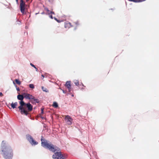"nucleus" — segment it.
I'll list each match as a JSON object with an SVG mask.
<instances>
[{
	"label": "nucleus",
	"mask_w": 159,
	"mask_h": 159,
	"mask_svg": "<svg viewBox=\"0 0 159 159\" xmlns=\"http://www.w3.org/2000/svg\"><path fill=\"white\" fill-rule=\"evenodd\" d=\"M80 25L78 21H76L73 22V25L75 26H78Z\"/></svg>",
	"instance_id": "nucleus-16"
},
{
	"label": "nucleus",
	"mask_w": 159,
	"mask_h": 159,
	"mask_svg": "<svg viewBox=\"0 0 159 159\" xmlns=\"http://www.w3.org/2000/svg\"><path fill=\"white\" fill-rule=\"evenodd\" d=\"M45 10H46L47 11L48 13H49L50 12V11L47 8H45Z\"/></svg>",
	"instance_id": "nucleus-23"
},
{
	"label": "nucleus",
	"mask_w": 159,
	"mask_h": 159,
	"mask_svg": "<svg viewBox=\"0 0 159 159\" xmlns=\"http://www.w3.org/2000/svg\"><path fill=\"white\" fill-rule=\"evenodd\" d=\"M25 3L23 0H20V8L21 13L24 14L25 12Z\"/></svg>",
	"instance_id": "nucleus-5"
},
{
	"label": "nucleus",
	"mask_w": 159,
	"mask_h": 159,
	"mask_svg": "<svg viewBox=\"0 0 159 159\" xmlns=\"http://www.w3.org/2000/svg\"><path fill=\"white\" fill-rule=\"evenodd\" d=\"M18 103L17 102H15L14 103H12L11 104V107L14 109L15 108H16V106L17 105Z\"/></svg>",
	"instance_id": "nucleus-12"
},
{
	"label": "nucleus",
	"mask_w": 159,
	"mask_h": 159,
	"mask_svg": "<svg viewBox=\"0 0 159 159\" xmlns=\"http://www.w3.org/2000/svg\"><path fill=\"white\" fill-rule=\"evenodd\" d=\"M17 98L18 100L21 101L19 102L20 105L18 107L22 115H27L29 112L32 110L33 106L30 103H26L23 101L24 98L23 93V95H18Z\"/></svg>",
	"instance_id": "nucleus-1"
},
{
	"label": "nucleus",
	"mask_w": 159,
	"mask_h": 159,
	"mask_svg": "<svg viewBox=\"0 0 159 159\" xmlns=\"http://www.w3.org/2000/svg\"><path fill=\"white\" fill-rule=\"evenodd\" d=\"M30 65H31V66L32 67H34V68L35 69H36V67L35 66L33 65L32 63H30Z\"/></svg>",
	"instance_id": "nucleus-22"
},
{
	"label": "nucleus",
	"mask_w": 159,
	"mask_h": 159,
	"mask_svg": "<svg viewBox=\"0 0 159 159\" xmlns=\"http://www.w3.org/2000/svg\"><path fill=\"white\" fill-rule=\"evenodd\" d=\"M145 0H134L133 2H140L145 1Z\"/></svg>",
	"instance_id": "nucleus-18"
},
{
	"label": "nucleus",
	"mask_w": 159,
	"mask_h": 159,
	"mask_svg": "<svg viewBox=\"0 0 159 159\" xmlns=\"http://www.w3.org/2000/svg\"><path fill=\"white\" fill-rule=\"evenodd\" d=\"M50 18H51V19H53L52 16V15H51V16H50Z\"/></svg>",
	"instance_id": "nucleus-27"
},
{
	"label": "nucleus",
	"mask_w": 159,
	"mask_h": 159,
	"mask_svg": "<svg viewBox=\"0 0 159 159\" xmlns=\"http://www.w3.org/2000/svg\"><path fill=\"white\" fill-rule=\"evenodd\" d=\"M16 1L17 2H18V0H16Z\"/></svg>",
	"instance_id": "nucleus-33"
},
{
	"label": "nucleus",
	"mask_w": 159,
	"mask_h": 159,
	"mask_svg": "<svg viewBox=\"0 0 159 159\" xmlns=\"http://www.w3.org/2000/svg\"><path fill=\"white\" fill-rule=\"evenodd\" d=\"M74 83L76 86H78L79 85V81L78 80H74Z\"/></svg>",
	"instance_id": "nucleus-14"
},
{
	"label": "nucleus",
	"mask_w": 159,
	"mask_h": 159,
	"mask_svg": "<svg viewBox=\"0 0 159 159\" xmlns=\"http://www.w3.org/2000/svg\"><path fill=\"white\" fill-rule=\"evenodd\" d=\"M65 119L66 120V122L68 125H70L72 124V121L73 120L68 115L66 116H65Z\"/></svg>",
	"instance_id": "nucleus-7"
},
{
	"label": "nucleus",
	"mask_w": 159,
	"mask_h": 159,
	"mask_svg": "<svg viewBox=\"0 0 159 159\" xmlns=\"http://www.w3.org/2000/svg\"><path fill=\"white\" fill-rule=\"evenodd\" d=\"M27 138L28 141L32 145H36L38 144V142L35 141L31 136H28Z\"/></svg>",
	"instance_id": "nucleus-6"
},
{
	"label": "nucleus",
	"mask_w": 159,
	"mask_h": 159,
	"mask_svg": "<svg viewBox=\"0 0 159 159\" xmlns=\"http://www.w3.org/2000/svg\"><path fill=\"white\" fill-rule=\"evenodd\" d=\"M42 76L43 77V78H42V79H43L44 78V76L43 75H42Z\"/></svg>",
	"instance_id": "nucleus-28"
},
{
	"label": "nucleus",
	"mask_w": 159,
	"mask_h": 159,
	"mask_svg": "<svg viewBox=\"0 0 159 159\" xmlns=\"http://www.w3.org/2000/svg\"><path fill=\"white\" fill-rule=\"evenodd\" d=\"M72 25H71V24L70 22H66L65 23L64 26L66 28H69Z\"/></svg>",
	"instance_id": "nucleus-11"
},
{
	"label": "nucleus",
	"mask_w": 159,
	"mask_h": 159,
	"mask_svg": "<svg viewBox=\"0 0 159 159\" xmlns=\"http://www.w3.org/2000/svg\"><path fill=\"white\" fill-rule=\"evenodd\" d=\"M37 71L38 69L37 68H36V69H35Z\"/></svg>",
	"instance_id": "nucleus-32"
},
{
	"label": "nucleus",
	"mask_w": 159,
	"mask_h": 159,
	"mask_svg": "<svg viewBox=\"0 0 159 159\" xmlns=\"http://www.w3.org/2000/svg\"><path fill=\"white\" fill-rule=\"evenodd\" d=\"M41 113H43V109H42V108H41Z\"/></svg>",
	"instance_id": "nucleus-24"
},
{
	"label": "nucleus",
	"mask_w": 159,
	"mask_h": 159,
	"mask_svg": "<svg viewBox=\"0 0 159 159\" xmlns=\"http://www.w3.org/2000/svg\"><path fill=\"white\" fill-rule=\"evenodd\" d=\"M16 89L17 91H20V89L19 87L16 88Z\"/></svg>",
	"instance_id": "nucleus-25"
},
{
	"label": "nucleus",
	"mask_w": 159,
	"mask_h": 159,
	"mask_svg": "<svg viewBox=\"0 0 159 159\" xmlns=\"http://www.w3.org/2000/svg\"><path fill=\"white\" fill-rule=\"evenodd\" d=\"M52 106L55 108H57L58 107L57 103L56 102H54L52 105Z\"/></svg>",
	"instance_id": "nucleus-13"
},
{
	"label": "nucleus",
	"mask_w": 159,
	"mask_h": 159,
	"mask_svg": "<svg viewBox=\"0 0 159 159\" xmlns=\"http://www.w3.org/2000/svg\"><path fill=\"white\" fill-rule=\"evenodd\" d=\"M20 23H20V21L19 20H17L16 21V24L20 25Z\"/></svg>",
	"instance_id": "nucleus-21"
},
{
	"label": "nucleus",
	"mask_w": 159,
	"mask_h": 159,
	"mask_svg": "<svg viewBox=\"0 0 159 159\" xmlns=\"http://www.w3.org/2000/svg\"><path fill=\"white\" fill-rule=\"evenodd\" d=\"M29 0H26V2H28L29 1Z\"/></svg>",
	"instance_id": "nucleus-31"
},
{
	"label": "nucleus",
	"mask_w": 159,
	"mask_h": 159,
	"mask_svg": "<svg viewBox=\"0 0 159 159\" xmlns=\"http://www.w3.org/2000/svg\"><path fill=\"white\" fill-rule=\"evenodd\" d=\"M52 14H54V13L52 11H51L50 12Z\"/></svg>",
	"instance_id": "nucleus-26"
},
{
	"label": "nucleus",
	"mask_w": 159,
	"mask_h": 159,
	"mask_svg": "<svg viewBox=\"0 0 159 159\" xmlns=\"http://www.w3.org/2000/svg\"><path fill=\"white\" fill-rule=\"evenodd\" d=\"M54 19H55L56 21H57V20H58L57 19V18H54Z\"/></svg>",
	"instance_id": "nucleus-30"
},
{
	"label": "nucleus",
	"mask_w": 159,
	"mask_h": 159,
	"mask_svg": "<svg viewBox=\"0 0 159 159\" xmlns=\"http://www.w3.org/2000/svg\"><path fill=\"white\" fill-rule=\"evenodd\" d=\"M15 81L18 85H20L21 84L20 82L18 79H15Z\"/></svg>",
	"instance_id": "nucleus-17"
},
{
	"label": "nucleus",
	"mask_w": 159,
	"mask_h": 159,
	"mask_svg": "<svg viewBox=\"0 0 159 159\" xmlns=\"http://www.w3.org/2000/svg\"><path fill=\"white\" fill-rule=\"evenodd\" d=\"M30 101L33 104H35L36 103H38L39 102V100L35 98L34 97V98L31 99Z\"/></svg>",
	"instance_id": "nucleus-10"
},
{
	"label": "nucleus",
	"mask_w": 159,
	"mask_h": 159,
	"mask_svg": "<svg viewBox=\"0 0 159 159\" xmlns=\"http://www.w3.org/2000/svg\"><path fill=\"white\" fill-rule=\"evenodd\" d=\"M42 89L43 91L48 92V90L46 88H44L43 87H42Z\"/></svg>",
	"instance_id": "nucleus-15"
},
{
	"label": "nucleus",
	"mask_w": 159,
	"mask_h": 159,
	"mask_svg": "<svg viewBox=\"0 0 159 159\" xmlns=\"http://www.w3.org/2000/svg\"><path fill=\"white\" fill-rule=\"evenodd\" d=\"M0 152L5 159H12L13 153L11 147L7 145L4 141H2L1 144Z\"/></svg>",
	"instance_id": "nucleus-2"
},
{
	"label": "nucleus",
	"mask_w": 159,
	"mask_h": 159,
	"mask_svg": "<svg viewBox=\"0 0 159 159\" xmlns=\"http://www.w3.org/2000/svg\"><path fill=\"white\" fill-rule=\"evenodd\" d=\"M80 87H81H81H82V86L83 87L82 88H81V87L80 88V89L81 90H83L84 89V88H83L84 87H85V86H84V85H83V84H82V85H80Z\"/></svg>",
	"instance_id": "nucleus-20"
},
{
	"label": "nucleus",
	"mask_w": 159,
	"mask_h": 159,
	"mask_svg": "<svg viewBox=\"0 0 159 159\" xmlns=\"http://www.w3.org/2000/svg\"><path fill=\"white\" fill-rule=\"evenodd\" d=\"M52 157L54 159H64L66 156L62 155L60 152H57L53 155Z\"/></svg>",
	"instance_id": "nucleus-4"
},
{
	"label": "nucleus",
	"mask_w": 159,
	"mask_h": 159,
	"mask_svg": "<svg viewBox=\"0 0 159 159\" xmlns=\"http://www.w3.org/2000/svg\"><path fill=\"white\" fill-rule=\"evenodd\" d=\"M23 95L24 98L26 99H29L31 100V99L34 98V96L29 94L24 93Z\"/></svg>",
	"instance_id": "nucleus-9"
},
{
	"label": "nucleus",
	"mask_w": 159,
	"mask_h": 159,
	"mask_svg": "<svg viewBox=\"0 0 159 159\" xmlns=\"http://www.w3.org/2000/svg\"><path fill=\"white\" fill-rule=\"evenodd\" d=\"M57 22H59H59H60V21L59 20H57Z\"/></svg>",
	"instance_id": "nucleus-29"
},
{
	"label": "nucleus",
	"mask_w": 159,
	"mask_h": 159,
	"mask_svg": "<svg viewBox=\"0 0 159 159\" xmlns=\"http://www.w3.org/2000/svg\"><path fill=\"white\" fill-rule=\"evenodd\" d=\"M65 86L68 89L69 92H70L72 90L71 84V81H67L65 84Z\"/></svg>",
	"instance_id": "nucleus-8"
},
{
	"label": "nucleus",
	"mask_w": 159,
	"mask_h": 159,
	"mask_svg": "<svg viewBox=\"0 0 159 159\" xmlns=\"http://www.w3.org/2000/svg\"><path fill=\"white\" fill-rule=\"evenodd\" d=\"M29 87L31 89H34V86L33 84H29Z\"/></svg>",
	"instance_id": "nucleus-19"
},
{
	"label": "nucleus",
	"mask_w": 159,
	"mask_h": 159,
	"mask_svg": "<svg viewBox=\"0 0 159 159\" xmlns=\"http://www.w3.org/2000/svg\"><path fill=\"white\" fill-rule=\"evenodd\" d=\"M41 145L43 147L48 148L53 152L56 151H59L60 149L56 146H54L51 143H48L47 140L44 139L43 136L41 138Z\"/></svg>",
	"instance_id": "nucleus-3"
}]
</instances>
